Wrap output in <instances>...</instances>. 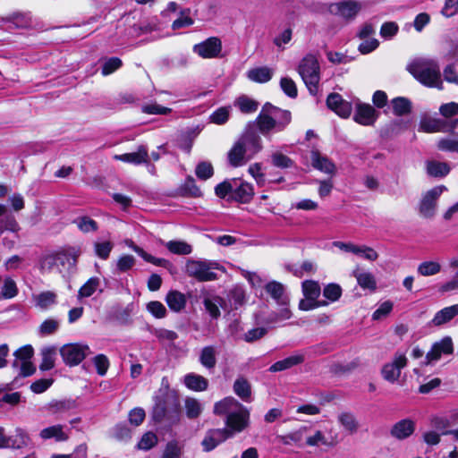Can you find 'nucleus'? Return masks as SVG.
<instances>
[{"instance_id": "1", "label": "nucleus", "mask_w": 458, "mask_h": 458, "mask_svg": "<svg viewBox=\"0 0 458 458\" xmlns=\"http://www.w3.org/2000/svg\"><path fill=\"white\" fill-rule=\"evenodd\" d=\"M213 412L217 416H225V431L233 437L249 427L250 411L232 396L225 397L214 404Z\"/></svg>"}, {"instance_id": "2", "label": "nucleus", "mask_w": 458, "mask_h": 458, "mask_svg": "<svg viewBox=\"0 0 458 458\" xmlns=\"http://www.w3.org/2000/svg\"><path fill=\"white\" fill-rule=\"evenodd\" d=\"M292 121L291 112L283 110L269 103H267L256 118L259 131L267 135L274 131L279 132L284 131Z\"/></svg>"}, {"instance_id": "3", "label": "nucleus", "mask_w": 458, "mask_h": 458, "mask_svg": "<svg viewBox=\"0 0 458 458\" xmlns=\"http://www.w3.org/2000/svg\"><path fill=\"white\" fill-rule=\"evenodd\" d=\"M408 71L422 85L428 88L443 89L440 68L437 61L429 58L414 59Z\"/></svg>"}, {"instance_id": "4", "label": "nucleus", "mask_w": 458, "mask_h": 458, "mask_svg": "<svg viewBox=\"0 0 458 458\" xmlns=\"http://www.w3.org/2000/svg\"><path fill=\"white\" fill-rule=\"evenodd\" d=\"M296 70L309 92L316 96L319 91V81L321 79L318 55L313 53L305 55L300 60Z\"/></svg>"}, {"instance_id": "5", "label": "nucleus", "mask_w": 458, "mask_h": 458, "mask_svg": "<svg viewBox=\"0 0 458 458\" xmlns=\"http://www.w3.org/2000/svg\"><path fill=\"white\" fill-rule=\"evenodd\" d=\"M218 268L219 265L217 263L207 260L190 259L186 262L185 266L186 274L199 282L216 280L217 276L213 270Z\"/></svg>"}, {"instance_id": "6", "label": "nucleus", "mask_w": 458, "mask_h": 458, "mask_svg": "<svg viewBox=\"0 0 458 458\" xmlns=\"http://www.w3.org/2000/svg\"><path fill=\"white\" fill-rule=\"evenodd\" d=\"M447 188L438 185L422 194L419 203V214L424 218H433L437 212V200Z\"/></svg>"}, {"instance_id": "7", "label": "nucleus", "mask_w": 458, "mask_h": 458, "mask_svg": "<svg viewBox=\"0 0 458 458\" xmlns=\"http://www.w3.org/2000/svg\"><path fill=\"white\" fill-rule=\"evenodd\" d=\"M90 353L89 345L81 344H68L60 349L63 360L68 366L80 364Z\"/></svg>"}, {"instance_id": "8", "label": "nucleus", "mask_w": 458, "mask_h": 458, "mask_svg": "<svg viewBox=\"0 0 458 458\" xmlns=\"http://www.w3.org/2000/svg\"><path fill=\"white\" fill-rule=\"evenodd\" d=\"M408 359L404 353L395 352L391 361L386 363L381 375L389 383H395L401 377L402 369L407 366Z\"/></svg>"}, {"instance_id": "9", "label": "nucleus", "mask_w": 458, "mask_h": 458, "mask_svg": "<svg viewBox=\"0 0 458 458\" xmlns=\"http://www.w3.org/2000/svg\"><path fill=\"white\" fill-rule=\"evenodd\" d=\"M192 51L204 59L217 58L222 51V42L218 38L211 37L199 44H195Z\"/></svg>"}, {"instance_id": "10", "label": "nucleus", "mask_w": 458, "mask_h": 458, "mask_svg": "<svg viewBox=\"0 0 458 458\" xmlns=\"http://www.w3.org/2000/svg\"><path fill=\"white\" fill-rule=\"evenodd\" d=\"M228 432L224 428H212L207 431L201 441V445L205 452L214 450L218 445L230 438Z\"/></svg>"}, {"instance_id": "11", "label": "nucleus", "mask_w": 458, "mask_h": 458, "mask_svg": "<svg viewBox=\"0 0 458 458\" xmlns=\"http://www.w3.org/2000/svg\"><path fill=\"white\" fill-rule=\"evenodd\" d=\"M454 352L451 337H444L439 342L435 343L431 350L426 355V363L430 364L438 360L443 354H451Z\"/></svg>"}, {"instance_id": "12", "label": "nucleus", "mask_w": 458, "mask_h": 458, "mask_svg": "<svg viewBox=\"0 0 458 458\" xmlns=\"http://www.w3.org/2000/svg\"><path fill=\"white\" fill-rule=\"evenodd\" d=\"M378 116L375 108L369 104H358L353 119L363 126L373 125Z\"/></svg>"}, {"instance_id": "13", "label": "nucleus", "mask_w": 458, "mask_h": 458, "mask_svg": "<svg viewBox=\"0 0 458 458\" xmlns=\"http://www.w3.org/2000/svg\"><path fill=\"white\" fill-rule=\"evenodd\" d=\"M238 141L242 146H243L251 157H253V156L262 148L260 136L252 130L246 131Z\"/></svg>"}, {"instance_id": "14", "label": "nucleus", "mask_w": 458, "mask_h": 458, "mask_svg": "<svg viewBox=\"0 0 458 458\" xmlns=\"http://www.w3.org/2000/svg\"><path fill=\"white\" fill-rule=\"evenodd\" d=\"M416 423L414 420L411 419H403L392 426L390 435L395 439L404 440L414 433Z\"/></svg>"}, {"instance_id": "15", "label": "nucleus", "mask_w": 458, "mask_h": 458, "mask_svg": "<svg viewBox=\"0 0 458 458\" xmlns=\"http://www.w3.org/2000/svg\"><path fill=\"white\" fill-rule=\"evenodd\" d=\"M252 157L237 140L227 153L228 163L233 167H240L248 163Z\"/></svg>"}, {"instance_id": "16", "label": "nucleus", "mask_w": 458, "mask_h": 458, "mask_svg": "<svg viewBox=\"0 0 458 458\" xmlns=\"http://www.w3.org/2000/svg\"><path fill=\"white\" fill-rule=\"evenodd\" d=\"M114 158L115 160L138 165L141 164H148L149 156L147 147L140 145L135 152L115 155Z\"/></svg>"}, {"instance_id": "17", "label": "nucleus", "mask_w": 458, "mask_h": 458, "mask_svg": "<svg viewBox=\"0 0 458 458\" xmlns=\"http://www.w3.org/2000/svg\"><path fill=\"white\" fill-rule=\"evenodd\" d=\"M458 123V120H454L452 125H447L446 123L440 119L426 118L420 122V129L422 131L432 133V132H445L450 129H454Z\"/></svg>"}, {"instance_id": "18", "label": "nucleus", "mask_w": 458, "mask_h": 458, "mask_svg": "<svg viewBox=\"0 0 458 458\" xmlns=\"http://www.w3.org/2000/svg\"><path fill=\"white\" fill-rule=\"evenodd\" d=\"M5 231L18 233L20 225L14 216L8 211L6 206L0 204V235Z\"/></svg>"}, {"instance_id": "19", "label": "nucleus", "mask_w": 458, "mask_h": 458, "mask_svg": "<svg viewBox=\"0 0 458 458\" xmlns=\"http://www.w3.org/2000/svg\"><path fill=\"white\" fill-rule=\"evenodd\" d=\"M310 159L314 168L327 174H335V164L327 157L323 156L318 150L313 149L311 151Z\"/></svg>"}, {"instance_id": "20", "label": "nucleus", "mask_w": 458, "mask_h": 458, "mask_svg": "<svg viewBox=\"0 0 458 458\" xmlns=\"http://www.w3.org/2000/svg\"><path fill=\"white\" fill-rule=\"evenodd\" d=\"M39 437L43 440L55 439L56 442H64L69 438V434L64 430L63 425L56 424L43 428Z\"/></svg>"}, {"instance_id": "21", "label": "nucleus", "mask_w": 458, "mask_h": 458, "mask_svg": "<svg viewBox=\"0 0 458 458\" xmlns=\"http://www.w3.org/2000/svg\"><path fill=\"white\" fill-rule=\"evenodd\" d=\"M305 358L302 353H295L292 356H289L284 360H278L275 362L269 368L270 372H279L288 369H291L296 365H299L304 361Z\"/></svg>"}, {"instance_id": "22", "label": "nucleus", "mask_w": 458, "mask_h": 458, "mask_svg": "<svg viewBox=\"0 0 458 458\" xmlns=\"http://www.w3.org/2000/svg\"><path fill=\"white\" fill-rule=\"evenodd\" d=\"M233 198L243 203L249 202L254 194L252 185L248 182H240L238 184L237 180H233Z\"/></svg>"}, {"instance_id": "23", "label": "nucleus", "mask_w": 458, "mask_h": 458, "mask_svg": "<svg viewBox=\"0 0 458 458\" xmlns=\"http://www.w3.org/2000/svg\"><path fill=\"white\" fill-rule=\"evenodd\" d=\"M426 171L431 177L442 178L450 173L451 167L446 162L428 160L426 161Z\"/></svg>"}, {"instance_id": "24", "label": "nucleus", "mask_w": 458, "mask_h": 458, "mask_svg": "<svg viewBox=\"0 0 458 458\" xmlns=\"http://www.w3.org/2000/svg\"><path fill=\"white\" fill-rule=\"evenodd\" d=\"M183 383L187 388L195 392L205 391L208 386V379L195 373L185 375Z\"/></svg>"}, {"instance_id": "25", "label": "nucleus", "mask_w": 458, "mask_h": 458, "mask_svg": "<svg viewBox=\"0 0 458 458\" xmlns=\"http://www.w3.org/2000/svg\"><path fill=\"white\" fill-rule=\"evenodd\" d=\"M267 293L276 301L277 304H288L289 298L284 293V287L282 284L273 281L267 284Z\"/></svg>"}, {"instance_id": "26", "label": "nucleus", "mask_w": 458, "mask_h": 458, "mask_svg": "<svg viewBox=\"0 0 458 458\" xmlns=\"http://www.w3.org/2000/svg\"><path fill=\"white\" fill-rule=\"evenodd\" d=\"M165 301L169 309L174 312H180L186 306V297L179 291H170L165 296Z\"/></svg>"}, {"instance_id": "27", "label": "nucleus", "mask_w": 458, "mask_h": 458, "mask_svg": "<svg viewBox=\"0 0 458 458\" xmlns=\"http://www.w3.org/2000/svg\"><path fill=\"white\" fill-rule=\"evenodd\" d=\"M81 251L77 247H68L57 252V260L60 264L64 266L68 264L70 267L75 266L77 259L80 257Z\"/></svg>"}, {"instance_id": "28", "label": "nucleus", "mask_w": 458, "mask_h": 458, "mask_svg": "<svg viewBox=\"0 0 458 458\" xmlns=\"http://www.w3.org/2000/svg\"><path fill=\"white\" fill-rule=\"evenodd\" d=\"M306 444L309 446H318L319 445H323L326 446L333 447L338 444V438L337 436H335L328 439L326 437L322 431L317 430L312 436H310L306 438Z\"/></svg>"}, {"instance_id": "29", "label": "nucleus", "mask_w": 458, "mask_h": 458, "mask_svg": "<svg viewBox=\"0 0 458 458\" xmlns=\"http://www.w3.org/2000/svg\"><path fill=\"white\" fill-rule=\"evenodd\" d=\"M458 315V304L445 307L437 311L432 319L434 326L444 325Z\"/></svg>"}, {"instance_id": "30", "label": "nucleus", "mask_w": 458, "mask_h": 458, "mask_svg": "<svg viewBox=\"0 0 458 458\" xmlns=\"http://www.w3.org/2000/svg\"><path fill=\"white\" fill-rule=\"evenodd\" d=\"M30 437L28 434L21 428L15 429V433L13 436H7L8 448L12 449H21L28 445Z\"/></svg>"}, {"instance_id": "31", "label": "nucleus", "mask_w": 458, "mask_h": 458, "mask_svg": "<svg viewBox=\"0 0 458 458\" xmlns=\"http://www.w3.org/2000/svg\"><path fill=\"white\" fill-rule=\"evenodd\" d=\"M361 4L354 0L341 2L337 4V10L341 16L352 19L360 11Z\"/></svg>"}, {"instance_id": "32", "label": "nucleus", "mask_w": 458, "mask_h": 458, "mask_svg": "<svg viewBox=\"0 0 458 458\" xmlns=\"http://www.w3.org/2000/svg\"><path fill=\"white\" fill-rule=\"evenodd\" d=\"M57 295L51 291L42 292L37 295H33L35 304L40 310H47L56 303Z\"/></svg>"}, {"instance_id": "33", "label": "nucleus", "mask_w": 458, "mask_h": 458, "mask_svg": "<svg viewBox=\"0 0 458 458\" xmlns=\"http://www.w3.org/2000/svg\"><path fill=\"white\" fill-rule=\"evenodd\" d=\"M273 73L274 72L271 68L262 66L250 70L247 76L252 81L265 83L271 80Z\"/></svg>"}, {"instance_id": "34", "label": "nucleus", "mask_w": 458, "mask_h": 458, "mask_svg": "<svg viewBox=\"0 0 458 458\" xmlns=\"http://www.w3.org/2000/svg\"><path fill=\"white\" fill-rule=\"evenodd\" d=\"M184 411L188 419L194 420L202 413L203 405L198 399L187 397L184 400Z\"/></svg>"}, {"instance_id": "35", "label": "nucleus", "mask_w": 458, "mask_h": 458, "mask_svg": "<svg viewBox=\"0 0 458 458\" xmlns=\"http://www.w3.org/2000/svg\"><path fill=\"white\" fill-rule=\"evenodd\" d=\"M127 245L133 251H135L139 256H140L145 261H147L148 263L154 264L156 266H160V267H166L167 265H169L168 260H166L165 259H161V258H156V257L147 253L142 248L137 246L131 241L128 242Z\"/></svg>"}, {"instance_id": "36", "label": "nucleus", "mask_w": 458, "mask_h": 458, "mask_svg": "<svg viewBox=\"0 0 458 458\" xmlns=\"http://www.w3.org/2000/svg\"><path fill=\"white\" fill-rule=\"evenodd\" d=\"M204 306L208 313L212 318L220 317V307H223L224 300L219 296L207 297L203 301Z\"/></svg>"}, {"instance_id": "37", "label": "nucleus", "mask_w": 458, "mask_h": 458, "mask_svg": "<svg viewBox=\"0 0 458 458\" xmlns=\"http://www.w3.org/2000/svg\"><path fill=\"white\" fill-rule=\"evenodd\" d=\"M216 351L214 346H205L202 348L199 354V362L205 368L210 369L216 366Z\"/></svg>"}, {"instance_id": "38", "label": "nucleus", "mask_w": 458, "mask_h": 458, "mask_svg": "<svg viewBox=\"0 0 458 458\" xmlns=\"http://www.w3.org/2000/svg\"><path fill=\"white\" fill-rule=\"evenodd\" d=\"M233 392L243 401H249L251 394L250 383L244 377H238L233 384Z\"/></svg>"}, {"instance_id": "39", "label": "nucleus", "mask_w": 458, "mask_h": 458, "mask_svg": "<svg viewBox=\"0 0 458 458\" xmlns=\"http://www.w3.org/2000/svg\"><path fill=\"white\" fill-rule=\"evenodd\" d=\"M393 112L395 115L402 116L409 114L411 110V101L403 97L394 98L391 101Z\"/></svg>"}, {"instance_id": "40", "label": "nucleus", "mask_w": 458, "mask_h": 458, "mask_svg": "<svg viewBox=\"0 0 458 458\" xmlns=\"http://www.w3.org/2000/svg\"><path fill=\"white\" fill-rule=\"evenodd\" d=\"M302 293L307 299L318 300L321 288L319 284L314 280H306L301 284Z\"/></svg>"}, {"instance_id": "41", "label": "nucleus", "mask_w": 458, "mask_h": 458, "mask_svg": "<svg viewBox=\"0 0 458 458\" xmlns=\"http://www.w3.org/2000/svg\"><path fill=\"white\" fill-rule=\"evenodd\" d=\"M167 250L176 255H189L192 251V247L183 241H169L165 243Z\"/></svg>"}, {"instance_id": "42", "label": "nucleus", "mask_w": 458, "mask_h": 458, "mask_svg": "<svg viewBox=\"0 0 458 458\" xmlns=\"http://www.w3.org/2000/svg\"><path fill=\"white\" fill-rule=\"evenodd\" d=\"M441 264L434 260L421 262L417 268L418 273L422 276H431L441 271Z\"/></svg>"}, {"instance_id": "43", "label": "nucleus", "mask_w": 458, "mask_h": 458, "mask_svg": "<svg viewBox=\"0 0 458 458\" xmlns=\"http://www.w3.org/2000/svg\"><path fill=\"white\" fill-rule=\"evenodd\" d=\"M338 421L350 434L357 432L359 424L353 414L343 412L338 416Z\"/></svg>"}, {"instance_id": "44", "label": "nucleus", "mask_w": 458, "mask_h": 458, "mask_svg": "<svg viewBox=\"0 0 458 458\" xmlns=\"http://www.w3.org/2000/svg\"><path fill=\"white\" fill-rule=\"evenodd\" d=\"M18 294V287L15 281L7 276L4 280V284L0 292L1 299H13Z\"/></svg>"}, {"instance_id": "45", "label": "nucleus", "mask_w": 458, "mask_h": 458, "mask_svg": "<svg viewBox=\"0 0 458 458\" xmlns=\"http://www.w3.org/2000/svg\"><path fill=\"white\" fill-rule=\"evenodd\" d=\"M100 280L98 277L89 278L79 290L78 297L88 298L90 297L99 287Z\"/></svg>"}, {"instance_id": "46", "label": "nucleus", "mask_w": 458, "mask_h": 458, "mask_svg": "<svg viewBox=\"0 0 458 458\" xmlns=\"http://www.w3.org/2000/svg\"><path fill=\"white\" fill-rule=\"evenodd\" d=\"M60 327V322L55 318L44 320L38 327V334L41 336H47L55 334Z\"/></svg>"}, {"instance_id": "47", "label": "nucleus", "mask_w": 458, "mask_h": 458, "mask_svg": "<svg viewBox=\"0 0 458 458\" xmlns=\"http://www.w3.org/2000/svg\"><path fill=\"white\" fill-rule=\"evenodd\" d=\"M307 430L306 427H302L294 432H291L284 436H280V442L284 445L300 444L304 437Z\"/></svg>"}, {"instance_id": "48", "label": "nucleus", "mask_w": 458, "mask_h": 458, "mask_svg": "<svg viewBox=\"0 0 458 458\" xmlns=\"http://www.w3.org/2000/svg\"><path fill=\"white\" fill-rule=\"evenodd\" d=\"M73 223L82 233L96 232L98 230L97 222L89 216H80Z\"/></svg>"}, {"instance_id": "49", "label": "nucleus", "mask_w": 458, "mask_h": 458, "mask_svg": "<svg viewBox=\"0 0 458 458\" xmlns=\"http://www.w3.org/2000/svg\"><path fill=\"white\" fill-rule=\"evenodd\" d=\"M437 148L442 151L458 153V134L439 140Z\"/></svg>"}, {"instance_id": "50", "label": "nucleus", "mask_w": 458, "mask_h": 458, "mask_svg": "<svg viewBox=\"0 0 458 458\" xmlns=\"http://www.w3.org/2000/svg\"><path fill=\"white\" fill-rule=\"evenodd\" d=\"M352 253L369 261H375L378 258L377 252L366 245H355Z\"/></svg>"}, {"instance_id": "51", "label": "nucleus", "mask_w": 458, "mask_h": 458, "mask_svg": "<svg viewBox=\"0 0 458 458\" xmlns=\"http://www.w3.org/2000/svg\"><path fill=\"white\" fill-rule=\"evenodd\" d=\"M55 351L54 348H46L42 351V361L39 369L43 371L49 370L55 366Z\"/></svg>"}, {"instance_id": "52", "label": "nucleus", "mask_w": 458, "mask_h": 458, "mask_svg": "<svg viewBox=\"0 0 458 458\" xmlns=\"http://www.w3.org/2000/svg\"><path fill=\"white\" fill-rule=\"evenodd\" d=\"M355 277L361 288L369 290L376 289V281L372 274L369 272L356 273Z\"/></svg>"}, {"instance_id": "53", "label": "nucleus", "mask_w": 458, "mask_h": 458, "mask_svg": "<svg viewBox=\"0 0 458 458\" xmlns=\"http://www.w3.org/2000/svg\"><path fill=\"white\" fill-rule=\"evenodd\" d=\"M153 335L162 344H173L178 338L177 333L165 328L154 329Z\"/></svg>"}, {"instance_id": "54", "label": "nucleus", "mask_w": 458, "mask_h": 458, "mask_svg": "<svg viewBox=\"0 0 458 458\" xmlns=\"http://www.w3.org/2000/svg\"><path fill=\"white\" fill-rule=\"evenodd\" d=\"M33 355V348L30 345L21 347L14 352L13 367L17 368L21 361L30 360Z\"/></svg>"}, {"instance_id": "55", "label": "nucleus", "mask_w": 458, "mask_h": 458, "mask_svg": "<svg viewBox=\"0 0 458 458\" xmlns=\"http://www.w3.org/2000/svg\"><path fill=\"white\" fill-rule=\"evenodd\" d=\"M323 295L329 301L335 302L340 299L342 295V288L337 284H328L324 287Z\"/></svg>"}, {"instance_id": "56", "label": "nucleus", "mask_w": 458, "mask_h": 458, "mask_svg": "<svg viewBox=\"0 0 458 458\" xmlns=\"http://www.w3.org/2000/svg\"><path fill=\"white\" fill-rule=\"evenodd\" d=\"M236 106L242 113L250 114L255 112L259 105L256 101L242 96L236 100Z\"/></svg>"}, {"instance_id": "57", "label": "nucleus", "mask_w": 458, "mask_h": 458, "mask_svg": "<svg viewBox=\"0 0 458 458\" xmlns=\"http://www.w3.org/2000/svg\"><path fill=\"white\" fill-rule=\"evenodd\" d=\"M182 454V446L175 440L166 444L162 458H180Z\"/></svg>"}, {"instance_id": "58", "label": "nucleus", "mask_w": 458, "mask_h": 458, "mask_svg": "<svg viewBox=\"0 0 458 458\" xmlns=\"http://www.w3.org/2000/svg\"><path fill=\"white\" fill-rule=\"evenodd\" d=\"M195 174L199 179L208 180L213 175L214 169L209 162L203 161L196 166Z\"/></svg>"}, {"instance_id": "59", "label": "nucleus", "mask_w": 458, "mask_h": 458, "mask_svg": "<svg viewBox=\"0 0 458 458\" xmlns=\"http://www.w3.org/2000/svg\"><path fill=\"white\" fill-rule=\"evenodd\" d=\"M181 190L184 194L189 195V196H192V197L201 196V191L199 189V187L196 185L195 180L191 176H189L186 178L184 183L182 185Z\"/></svg>"}, {"instance_id": "60", "label": "nucleus", "mask_w": 458, "mask_h": 458, "mask_svg": "<svg viewBox=\"0 0 458 458\" xmlns=\"http://www.w3.org/2000/svg\"><path fill=\"white\" fill-rule=\"evenodd\" d=\"M189 14L190 9L182 11L181 16L172 23V29L175 30L191 26L193 24V20L189 16Z\"/></svg>"}, {"instance_id": "61", "label": "nucleus", "mask_w": 458, "mask_h": 458, "mask_svg": "<svg viewBox=\"0 0 458 458\" xmlns=\"http://www.w3.org/2000/svg\"><path fill=\"white\" fill-rule=\"evenodd\" d=\"M280 87L282 90L290 98H294L297 97L298 90L295 82L288 77H284L280 81Z\"/></svg>"}, {"instance_id": "62", "label": "nucleus", "mask_w": 458, "mask_h": 458, "mask_svg": "<svg viewBox=\"0 0 458 458\" xmlns=\"http://www.w3.org/2000/svg\"><path fill=\"white\" fill-rule=\"evenodd\" d=\"M147 310L157 318H163L166 316V309L164 304L157 301L148 303Z\"/></svg>"}, {"instance_id": "63", "label": "nucleus", "mask_w": 458, "mask_h": 458, "mask_svg": "<svg viewBox=\"0 0 458 458\" xmlns=\"http://www.w3.org/2000/svg\"><path fill=\"white\" fill-rule=\"evenodd\" d=\"M157 443V437L153 432L145 433L140 441L138 443V447L141 450H149Z\"/></svg>"}, {"instance_id": "64", "label": "nucleus", "mask_w": 458, "mask_h": 458, "mask_svg": "<svg viewBox=\"0 0 458 458\" xmlns=\"http://www.w3.org/2000/svg\"><path fill=\"white\" fill-rule=\"evenodd\" d=\"M272 164L279 168H289L293 165V160L281 152H275L271 156Z\"/></svg>"}]
</instances>
